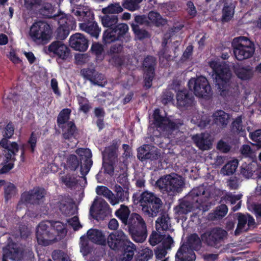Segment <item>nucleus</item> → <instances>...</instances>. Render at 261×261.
Wrapping results in <instances>:
<instances>
[{"label": "nucleus", "instance_id": "nucleus-42", "mask_svg": "<svg viewBox=\"0 0 261 261\" xmlns=\"http://www.w3.org/2000/svg\"><path fill=\"white\" fill-rule=\"evenodd\" d=\"M101 21L102 25L108 29H113L118 22V17L117 15H109L105 14L101 17Z\"/></svg>", "mask_w": 261, "mask_h": 261}, {"label": "nucleus", "instance_id": "nucleus-38", "mask_svg": "<svg viewBox=\"0 0 261 261\" xmlns=\"http://www.w3.org/2000/svg\"><path fill=\"white\" fill-rule=\"evenodd\" d=\"M92 55L95 57L96 61H102L105 58L103 45L99 42H93L90 48Z\"/></svg>", "mask_w": 261, "mask_h": 261}, {"label": "nucleus", "instance_id": "nucleus-60", "mask_svg": "<svg viewBox=\"0 0 261 261\" xmlns=\"http://www.w3.org/2000/svg\"><path fill=\"white\" fill-rule=\"evenodd\" d=\"M149 149L150 146L147 144H144L138 148L137 156L140 161H145V158Z\"/></svg>", "mask_w": 261, "mask_h": 261}, {"label": "nucleus", "instance_id": "nucleus-6", "mask_svg": "<svg viewBox=\"0 0 261 261\" xmlns=\"http://www.w3.org/2000/svg\"><path fill=\"white\" fill-rule=\"evenodd\" d=\"M133 201L135 204H139L142 207L143 213L149 217L156 216L163 204L161 199L155 194L147 191L141 194L134 193Z\"/></svg>", "mask_w": 261, "mask_h": 261}, {"label": "nucleus", "instance_id": "nucleus-18", "mask_svg": "<svg viewBox=\"0 0 261 261\" xmlns=\"http://www.w3.org/2000/svg\"><path fill=\"white\" fill-rule=\"evenodd\" d=\"M45 190L43 188L36 187L28 192H23L21 200L25 203L39 204L40 201L44 197Z\"/></svg>", "mask_w": 261, "mask_h": 261}, {"label": "nucleus", "instance_id": "nucleus-19", "mask_svg": "<svg viewBox=\"0 0 261 261\" xmlns=\"http://www.w3.org/2000/svg\"><path fill=\"white\" fill-rule=\"evenodd\" d=\"M69 45L75 50L84 52L88 47V40L84 35L76 33L70 36Z\"/></svg>", "mask_w": 261, "mask_h": 261}, {"label": "nucleus", "instance_id": "nucleus-47", "mask_svg": "<svg viewBox=\"0 0 261 261\" xmlns=\"http://www.w3.org/2000/svg\"><path fill=\"white\" fill-rule=\"evenodd\" d=\"M231 129L232 132L238 134H241L243 135L245 133V131L243 129L242 127V116H238L232 121L231 125Z\"/></svg>", "mask_w": 261, "mask_h": 261}, {"label": "nucleus", "instance_id": "nucleus-59", "mask_svg": "<svg viewBox=\"0 0 261 261\" xmlns=\"http://www.w3.org/2000/svg\"><path fill=\"white\" fill-rule=\"evenodd\" d=\"M152 255V251L148 248H145L139 252L138 260V261H148Z\"/></svg>", "mask_w": 261, "mask_h": 261}, {"label": "nucleus", "instance_id": "nucleus-5", "mask_svg": "<svg viewBox=\"0 0 261 261\" xmlns=\"http://www.w3.org/2000/svg\"><path fill=\"white\" fill-rule=\"evenodd\" d=\"M76 153L80 156V160L75 154H70L67 160V167L71 171H75L80 166L81 178L87 184L86 175L89 173L93 165L92 152L88 148H79Z\"/></svg>", "mask_w": 261, "mask_h": 261}, {"label": "nucleus", "instance_id": "nucleus-26", "mask_svg": "<svg viewBox=\"0 0 261 261\" xmlns=\"http://www.w3.org/2000/svg\"><path fill=\"white\" fill-rule=\"evenodd\" d=\"M87 238L92 242L100 245L107 244V238L101 230L91 228L87 231Z\"/></svg>", "mask_w": 261, "mask_h": 261}, {"label": "nucleus", "instance_id": "nucleus-57", "mask_svg": "<svg viewBox=\"0 0 261 261\" xmlns=\"http://www.w3.org/2000/svg\"><path fill=\"white\" fill-rule=\"evenodd\" d=\"M165 237V235L161 234L160 231L158 233L153 231L149 237V243L152 246H155L161 242Z\"/></svg>", "mask_w": 261, "mask_h": 261}, {"label": "nucleus", "instance_id": "nucleus-12", "mask_svg": "<svg viewBox=\"0 0 261 261\" xmlns=\"http://www.w3.org/2000/svg\"><path fill=\"white\" fill-rule=\"evenodd\" d=\"M47 221H42L36 228V237L37 243L42 246H47L57 241L55 233L47 224Z\"/></svg>", "mask_w": 261, "mask_h": 261}, {"label": "nucleus", "instance_id": "nucleus-50", "mask_svg": "<svg viewBox=\"0 0 261 261\" xmlns=\"http://www.w3.org/2000/svg\"><path fill=\"white\" fill-rule=\"evenodd\" d=\"M61 181L67 188H72L78 183L76 178L70 174H67L61 177Z\"/></svg>", "mask_w": 261, "mask_h": 261}, {"label": "nucleus", "instance_id": "nucleus-21", "mask_svg": "<svg viewBox=\"0 0 261 261\" xmlns=\"http://www.w3.org/2000/svg\"><path fill=\"white\" fill-rule=\"evenodd\" d=\"M192 140L196 146L201 150H208L212 147L211 136L208 133L196 134L192 137Z\"/></svg>", "mask_w": 261, "mask_h": 261}, {"label": "nucleus", "instance_id": "nucleus-62", "mask_svg": "<svg viewBox=\"0 0 261 261\" xmlns=\"http://www.w3.org/2000/svg\"><path fill=\"white\" fill-rule=\"evenodd\" d=\"M252 164H243L241 166V174L246 178H249L253 175L254 172L252 168Z\"/></svg>", "mask_w": 261, "mask_h": 261}, {"label": "nucleus", "instance_id": "nucleus-53", "mask_svg": "<svg viewBox=\"0 0 261 261\" xmlns=\"http://www.w3.org/2000/svg\"><path fill=\"white\" fill-rule=\"evenodd\" d=\"M4 192L5 201L8 202L16 195V188L13 184L10 182L5 187Z\"/></svg>", "mask_w": 261, "mask_h": 261}, {"label": "nucleus", "instance_id": "nucleus-13", "mask_svg": "<svg viewBox=\"0 0 261 261\" xmlns=\"http://www.w3.org/2000/svg\"><path fill=\"white\" fill-rule=\"evenodd\" d=\"M153 123L157 128H160L165 135L170 138L173 131L178 130V124L160 114V110L156 109L153 114Z\"/></svg>", "mask_w": 261, "mask_h": 261}, {"label": "nucleus", "instance_id": "nucleus-46", "mask_svg": "<svg viewBox=\"0 0 261 261\" xmlns=\"http://www.w3.org/2000/svg\"><path fill=\"white\" fill-rule=\"evenodd\" d=\"M238 165V162L237 161H229L223 166L221 169V172L224 175H232L235 172Z\"/></svg>", "mask_w": 261, "mask_h": 261}, {"label": "nucleus", "instance_id": "nucleus-17", "mask_svg": "<svg viewBox=\"0 0 261 261\" xmlns=\"http://www.w3.org/2000/svg\"><path fill=\"white\" fill-rule=\"evenodd\" d=\"M48 51L57 55L58 57V60H69L72 58L69 47L60 41L53 42L48 47Z\"/></svg>", "mask_w": 261, "mask_h": 261}, {"label": "nucleus", "instance_id": "nucleus-52", "mask_svg": "<svg viewBox=\"0 0 261 261\" xmlns=\"http://www.w3.org/2000/svg\"><path fill=\"white\" fill-rule=\"evenodd\" d=\"M123 50V45L121 43L116 42L112 44L107 50V55L112 57L114 55H119Z\"/></svg>", "mask_w": 261, "mask_h": 261}, {"label": "nucleus", "instance_id": "nucleus-9", "mask_svg": "<svg viewBox=\"0 0 261 261\" xmlns=\"http://www.w3.org/2000/svg\"><path fill=\"white\" fill-rule=\"evenodd\" d=\"M227 231L220 227H215L201 234L202 242L207 246L219 249L227 238Z\"/></svg>", "mask_w": 261, "mask_h": 261}, {"label": "nucleus", "instance_id": "nucleus-10", "mask_svg": "<svg viewBox=\"0 0 261 261\" xmlns=\"http://www.w3.org/2000/svg\"><path fill=\"white\" fill-rule=\"evenodd\" d=\"M51 31L49 24L43 21L35 22L31 26L30 35L36 43L46 44L50 40Z\"/></svg>", "mask_w": 261, "mask_h": 261}, {"label": "nucleus", "instance_id": "nucleus-41", "mask_svg": "<svg viewBox=\"0 0 261 261\" xmlns=\"http://www.w3.org/2000/svg\"><path fill=\"white\" fill-rule=\"evenodd\" d=\"M71 113V110L69 108H64L60 112L57 119V123L59 127L70 121L69 120Z\"/></svg>", "mask_w": 261, "mask_h": 261}, {"label": "nucleus", "instance_id": "nucleus-11", "mask_svg": "<svg viewBox=\"0 0 261 261\" xmlns=\"http://www.w3.org/2000/svg\"><path fill=\"white\" fill-rule=\"evenodd\" d=\"M190 89L194 90L195 95L198 97L209 99L213 94L211 86L207 79L203 76L191 79L188 82Z\"/></svg>", "mask_w": 261, "mask_h": 261}, {"label": "nucleus", "instance_id": "nucleus-30", "mask_svg": "<svg viewBox=\"0 0 261 261\" xmlns=\"http://www.w3.org/2000/svg\"><path fill=\"white\" fill-rule=\"evenodd\" d=\"M54 19L58 21L59 27L73 28L75 24L74 18L70 15L58 14L54 16Z\"/></svg>", "mask_w": 261, "mask_h": 261}, {"label": "nucleus", "instance_id": "nucleus-32", "mask_svg": "<svg viewBox=\"0 0 261 261\" xmlns=\"http://www.w3.org/2000/svg\"><path fill=\"white\" fill-rule=\"evenodd\" d=\"M228 208L226 205L221 204L217 206L213 213L208 215V219L212 221H215L222 219L227 214Z\"/></svg>", "mask_w": 261, "mask_h": 261}, {"label": "nucleus", "instance_id": "nucleus-45", "mask_svg": "<svg viewBox=\"0 0 261 261\" xmlns=\"http://www.w3.org/2000/svg\"><path fill=\"white\" fill-rule=\"evenodd\" d=\"M112 30L115 34H116L117 40H122V38L128 32V27L126 23H118Z\"/></svg>", "mask_w": 261, "mask_h": 261}, {"label": "nucleus", "instance_id": "nucleus-58", "mask_svg": "<svg viewBox=\"0 0 261 261\" xmlns=\"http://www.w3.org/2000/svg\"><path fill=\"white\" fill-rule=\"evenodd\" d=\"M116 162L112 161H103L102 168H103L104 173L111 176L113 175L114 173Z\"/></svg>", "mask_w": 261, "mask_h": 261}, {"label": "nucleus", "instance_id": "nucleus-16", "mask_svg": "<svg viewBox=\"0 0 261 261\" xmlns=\"http://www.w3.org/2000/svg\"><path fill=\"white\" fill-rule=\"evenodd\" d=\"M238 224L234 231V235H240L243 231H247L251 227H254L255 225V220L249 214L237 213Z\"/></svg>", "mask_w": 261, "mask_h": 261}, {"label": "nucleus", "instance_id": "nucleus-43", "mask_svg": "<svg viewBox=\"0 0 261 261\" xmlns=\"http://www.w3.org/2000/svg\"><path fill=\"white\" fill-rule=\"evenodd\" d=\"M148 19L156 27H159L166 24L167 20L163 18L159 13L151 11L148 14Z\"/></svg>", "mask_w": 261, "mask_h": 261}, {"label": "nucleus", "instance_id": "nucleus-55", "mask_svg": "<svg viewBox=\"0 0 261 261\" xmlns=\"http://www.w3.org/2000/svg\"><path fill=\"white\" fill-rule=\"evenodd\" d=\"M39 13L41 15L47 18L54 19V16L56 14H53V8L51 5L46 4L44 5L40 10Z\"/></svg>", "mask_w": 261, "mask_h": 261}, {"label": "nucleus", "instance_id": "nucleus-28", "mask_svg": "<svg viewBox=\"0 0 261 261\" xmlns=\"http://www.w3.org/2000/svg\"><path fill=\"white\" fill-rule=\"evenodd\" d=\"M222 3L224 4V6L222 10L221 20L223 22H228L234 16L236 5L231 0L229 2H222Z\"/></svg>", "mask_w": 261, "mask_h": 261}, {"label": "nucleus", "instance_id": "nucleus-1", "mask_svg": "<svg viewBox=\"0 0 261 261\" xmlns=\"http://www.w3.org/2000/svg\"><path fill=\"white\" fill-rule=\"evenodd\" d=\"M115 216L127 226L132 239L136 242L142 243L146 239L147 231L146 223L142 217L138 214H130L128 207L121 204L115 213Z\"/></svg>", "mask_w": 261, "mask_h": 261}, {"label": "nucleus", "instance_id": "nucleus-7", "mask_svg": "<svg viewBox=\"0 0 261 261\" xmlns=\"http://www.w3.org/2000/svg\"><path fill=\"white\" fill-rule=\"evenodd\" d=\"M232 47L234 55L239 61L250 58L255 51L253 42L244 36L235 38L232 42Z\"/></svg>", "mask_w": 261, "mask_h": 261}, {"label": "nucleus", "instance_id": "nucleus-64", "mask_svg": "<svg viewBox=\"0 0 261 261\" xmlns=\"http://www.w3.org/2000/svg\"><path fill=\"white\" fill-rule=\"evenodd\" d=\"M161 156V153L158 149H150L147 152L145 161H155L158 160Z\"/></svg>", "mask_w": 261, "mask_h": 261}, {"label": "nucleus", "instance_id": "nucleus-35", "mask_svg": "<svg viewBox=\"0 0 261 261\" xmlns=\"http://www.w3.org/2000/svg\"><path fill=\"white\" fill-rule=\"evenodd\" d=\"M63 132L62 136L65 140H69L74 137L77 127L73 121H70L64 125L59 127Z\"/></svg>", "mask_w": 261, "mask_h": 261}, {"label": "nucleus", "instance_id": "nucleus-48", "mask_svg": "<svg viewBox=\"0 0 261 261\" xmlns=\"http://www.w3.org/2000/svg\"><path fill=\"white\" fill-rule=\"evenodd\" d=\"M122 7L119 3H114L109 5L107 7L102 9V12L104 14H118L123 11Z\"/></svg>", "mask_w": 261, "mask_h": 261}, {"label": "nucleus", "instance_id": "nucleus-2", "mask_svg": "<svg viewBox=\"0 0 261 261\" xmlns=\"http://www.w3.org/2000/svg\"><path fill=\"white\" fill-rule=\"evenodd\" d=\"M209 66L213 70L212 76L220 96L225 98L229 96H235L238 93L239 86L231 83L232 74L226 65L220 64L216 61H212L209 62Z\"/></svg>", "mask_w": 261, "mask_h": 261}, {"label": "nucleus", "instance_id": "nucleus-37", "mask_svg": "<svg viewBox=\"0 0 261 261\" xmlns=\"http://www.w3.org/2000/svg\"><path fill=\"white\" fill-rule=\"evenodd\" d=\"M47 223L50 224V227L52 228V231L54 230L57 233V235L60 238H63L65 237L67 233V229L66 228V224H64L60 221H49Z\"/></svg>", "mask_w": 261, "mask_h": 261}, {"label": "nucleus", "instance_id": "nucleus-23", "mask_svg": "<svg viewBox=\"0 0 261 261\" xmlns=\"http://www.w3.org/2000/svg\"><path fill=\"white\" fill-rule=\"evenodd\" d=\"M196 255L186 244H181L175 256V261H195Z\"/></svg>", "mask_w": 261, "mask_h": 261}, {"label": "nucleus", "instance_id": "nucleus-36", "mask_svg": "<svg viewBox=\"0 0 261 261\" xmlns=\"http://www.w3.org/2000/svg\"><path fill=\"white\" fill-rule=\"evenodd\" d=\"M115 191L116 193V195H114V198H113L112 201H111L112 205H115L120 201L123 202L128 199V191L124 190L120 185H116L115 186Z\"/></svg>", "mask_w": 261, "mask_h": 261}, {"label": "nucleus", "instance_id": "nucleus-8", "mask_svg": "<svg viewBox=\"0 0 261 261\" xmlns=\"http://www.w3.org/2000/svg\"><path fill=\"white\" fill-rule=\"evenodd\" d=\"M160 189L169 195H174L182 191L185 182L181 176L176 173L168 174L156 181Z\"/></svg>", "mask_w": 261, "mask_h": 261}, {"label": "nucleus", "instance_id": "nucleus-56", "mask_svg": "<svg viewBox=\"0 0 261 261\" xmlns=\"http://www.w3.org/2000/svg\"><path fill=\"white\" fill-rule=\"evenodd\" d=\"M52 257L54 261H71L67 253L61 250H54Z\"/></svg>", "mask_w": 261, "mask_h": 261}, {"label": "nucleus", "instance_id": "nucleus-14", "mask_svg": "<svg viewBox=\"0 0 261 261\" xmlns=\"http://www.w3.org/2000/svg\"><path fill=\"white\" fill-rule=\"evenodd\" d=\"M180 83L179 81H173L170 86V88L177 92L176 98L177 107L180 109L182 108H188L192 106L194 98L192 92L186 88L179 90Z\"/></svg>", "mask_w": 261, "mask_h": 261}, {"label": "nucleus", "instance_id": "nucleus-24", "mask_svg": "<svg viewBox=\"0 0 261 261\" xmlns=\"http://www.w3.org/2000/svg\"><path fill=\"white\" fill-rule=\"evenodd\" d=\"M0 123V131L3 136V138L0 141L1 147L7 146L9 143V139H11L14 135L15 125L13 122L9 121L6 125H2Z\"/></svg>", "mask_w": 261, "mask_h": 261}, {"label": "nucleus", "instance_id": "nucleus-39", "mask_svg": "<svg viewBox=\"0 0 261 261\" xmlns=\"http://www.w3.org/2000/svg\"><path fill=\"white\" fill-rule=\"evenodd\" d=\"M155 223L156 229L158 232L167 230L171 227L170 219L168 215H162L157 219Z\"/></svg>", "mask_w": 261, "mask_h": 261}, {"label": "nucleus", "instance_id": "nucleus-20", "mask_svg": "<svg viewBox=\"0 0 261 261\" xmlns=\"http://www.w3.org/2000/svg\"><path fill=\"white\" fill-rule=\"evenodd\" d=\"M81 73L85 79L94 85L103 86L102 81L104 80V75L99 73L95 68H83L81 70Z\"/></svg>", "mask_w": 261, "mask_h": 261}, {"label": "nucleus", "instance_id": "nucleus-63", "mask_svg": "<svg viewBox=\"0 0 261 261\" xmlns=\"http://www.w3.org/2000/svg\"><path fill=\"white\" fill-rule=\"evenodd\" d=\"M41 3V0H24V6L27 10L31 11L36 9Z\"/></svg>", "mask_w": 261, "mask_h": 261}, {"label": "nucleus", "instance_id": "nucleus-29", "mask_svg": "<svg viewBox=\"0 0 261 261\" xmlns=\"http://www.w3.org/2000/svg\"><path fill=\"white\" fill-rule=\"evenodd\" d=\"M214 122L221 128H225L228 123L230 115L223 110H218L213 114Z\"/></svg>", "mask_w": 261, "mask_h": 261}, {"label": "nucleus", "instance_id": "nucleus-22", "mask_svg": "<svg viewBox=\"0 0 261 261\" xmlns=\"http://www.w3.org/2000/svg\"><path fill=\"white\" fill-rule=\"evenodd\" d=\"M37 139V133L33 132L31 133L27 142L21 145L20 147L21 151L20 158L22 162L24 161L25 151H28L32 154L34 153L36 149Z\"/></svg>", "mask_w": 261, "mask_h": 261}, {"label": "nucleus", "instance_id": "nucleus-15", "mask_svg": "<svg viewBox=\"0 0 261 261\" xmlns=\"http://www.w3.org/2000/svg\"><path fill=\"white\" fill-rule=\"evenodd\" d=\"M109 213V205L103 199H95L91 205L89 213L97 220H103Z\"/></svg>", "mask_w": 261, "mask_h": 261}, {"label": "nucleus", "instance_id": "nucleus-3", "mask_svg": "<svg viewBox=\"0 0 261 261\" xmlns=\"http://www.w3.org/2000/svg\"><path fill=\"white\" fill-rule=\"evenodd\" d=\"M209 200L210 198L205 195V188L203 186L194 188L180 202L177 213L187 214L196 209L206 212L211 206Z\"/></svg>", "mask_w": 261, "mask_h": 261}, {"label": "nucleus", "instance_id": "nucleus-61", "mask_svg": "<svg viewBox=\"0 0 261 261\" xmlns=\"http://www.w3.org/2000/svg\"><path fill=\"white\" fill-rule=\"evenodd\" d=\"M250 139L254 142V145L261 148V129H257L249 134Z\"/></svg>", "mask_w": 261, "mask_h": 261}, {"label": "nucleus", "instance_id": "nucleus-4", "mask_svg": "<svg viewBox=\"0 0 261 261\" xmlns=\"http://www.w3.org/2000/svg\"><path fill=\"white\" fill-rule=\"evenodd\" d=\"M107 244L112 250L122 252L120 261H130L136 250V246L121 230L111 232L107 238Z\"/></svg>", "mask_w": 261, "mask_h": 261}, {"label": "nucleus", "instance_id": "nucleus-27", "mask_svg": "<svg viewBox=\"0 0 261 261\" xmlns=\"http://www.w3.org/2000/svg\"><path fill=\"white\" fill-rule=\"evenodd\" d=\"M120 140H113L111 144L106 147L104 151L103 157L107 161L117 162L118 157V150L119 146Z\"/></svg>", "mask_w": 261, "mask_h": 261}, {"label": "nucleus", "instance_id": "nucleus-25", "mask_svg": "<svg viewBox=\"0 0 261 261\" xmlns=\"http://www.w3.org/2000/svg\"><path fill=\"white\" fill-rule=\"evenodd\" d=\"M7 146L2 147L4 148V163H13L16 161L15 156L19 151V145L16 142L7 144Z\"/></svg>", "mask_w": 261, "mask_h": 261}, {"label": "nucleus", "instance_id": "nucleus-34", "mask_svg": "<svg viewBox=\"0 0 261 261\" xmlns=\"http://www.w3.org/2000/svg\"><path fill=\"white\" fill-rule=\"evenodd\" d=\"M233 70L237 77L242 80H248L253 75L252 69L250 67H241L237 65L233 67Z\"/></svg>", "mask_w": 261, "mask_h": 261}, {"label": "nucleus", "instance_id": "nucleus-40", "mask_svg": "<svg viewBox=\"0 0 261 261\" xmlns=\"http://www.w3.org/2000/svg\"><path fill=\"white\" fill-rule=\"evenodd\" d=\"M156 65V59L155 57L148 55L144 59L142 63V66L144 72H155Z\"/></svg>", "mask_w": 261, "mask_h": 261}, {"label": "nucleus", "instance_id": "nucleus-31", "mask_svg": "<svg viewBox=\"0 0 261 261\" xmlns=\"http://www.w3.org/2000/svg\"><path fill=\"white\" fill-rule=\"evenodd\" d=\"M202 242L201 237H199L197 233H194L191 234L188 237L187 242H184L182 244H186L193 251L194 250L198 251L201 248Z\"/></svg>", "mask_w": 261, "mask_h": 261}, {"label": "nucleus", "instance_id": "nucleus-44", "mask_svg": "<svg viewBox=\"0 0 261 261\" xmlns=\"http://www.w3.org/2000/svg\"><path fill=\"white\" fill-rule=\"evenodd\" d=\"M132 30L134 32L136 37L138 40H142L146 38H149L150 35L148 31L145 29H141L137 24L132 23L130 24Z\"/></svg>", "mask_w": 261, "mask_h": 261}, {"label": "nucleus", "instance_id": "nucleus-33", "mask_svg": "<svg viewBox=\"0 0 261 261\" xmlns=\"http://www.w3.org/2000/svg\"><path fill=\"white\" fill-rule=\"evenodd\" d=\"M80 27L81 30L88 33L92 37L97 39L100 32V29L98 27L97 23L92 22L91 23H80Z\"/></svg>", "mask_w": 261, "mask_h": 261}, {"label": "nucleus", "instance_id": "nucleus-49", "mask_svg": "<svg viewBox=\"0 0 261 261\" xmlns=\"http://www.w3.org/2000/svg\"><path fill=\"white\" fill-rule=\"evenodd\" d=\"M96 193L99 195H103L107 198L109 202L112 201L114 198V194L113 192L107 187L103 186H98L96 189Z\"/></svg>", "mask_w": 261, "mask_h": 261}, {"label": "nucleus", "instance_id": "nucleus-51", "mask_svg": "<svg viewBox=\"0 0 261 261\" xmlns=\"http://www.w3.org/2000/svg\"><path fill=\"white\" fill-rule=\"evenodd\" d=\"M117 40L116 34L112 28L107 29L103 33L102 41L104 44H110Z\"/></svg>", "mask_w": 261, "mask_h": 261}, {"label": "nucleus", "instance_id": "nucleus-54", "mask_svg": "<svg viewBox=\"0 0 261 261\" xmlns=\"http://www.w3.org/2000/svg\"><path fill=\"white\" fill-rule=\"evenodd\" d=\"M142 0H123L122 6L124 8L131 11L137 10L139 8V4Z\"/></svg>", "mask_w": 261, "mask_h": 261}]
</instances>
